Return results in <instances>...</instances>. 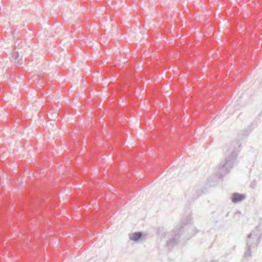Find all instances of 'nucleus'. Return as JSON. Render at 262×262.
Masks as SVG:
<instances>
[{
	"label": "nucleus",
	"mask_w": 262,
	"mask_h": 262,
	"mask_svg": "<svg viewBox=\"0 0 262 262\" xmlns=\"http://www.w3.org/2000/svg\"><path fill=\"white\" fill-rule=\"evenodd\" d=\"M142 236L141 232H134L129 234V238L133 241L136 242Z\"/></svg>",
	"instance_id": "2"
},
{
	"label": "nucleus",
	"mask_w": 262,
	"mask_h": 262,
	"mask_svg": "<svg viewBox=\"0 0 262 262\" xmlns=\"http://www.w3.org/2000/svg\"><path fill=\"white\" fill-rule=\"evenodd\" d=\"M14 54L16 56V57L18 56V54L17 53H15Z\"/></svg>",
	"instance_id": "3"
},
{
	"label": "nucleus",
	"mask_w": 262,
	"mask_h": 262,
	"mask_svg": "<svg viewBox=\"0 0 262 262\" xmlns=\"http://www.w3.org/2000/svg\"><path fill=\"white\" fill-rule=\"evenodd\" d=\"M245 196L243 194L234 193L232 196V200L234 203H237L244 200Z\"/></svg>",
	"instance_id": "1"
}]
</instances>
